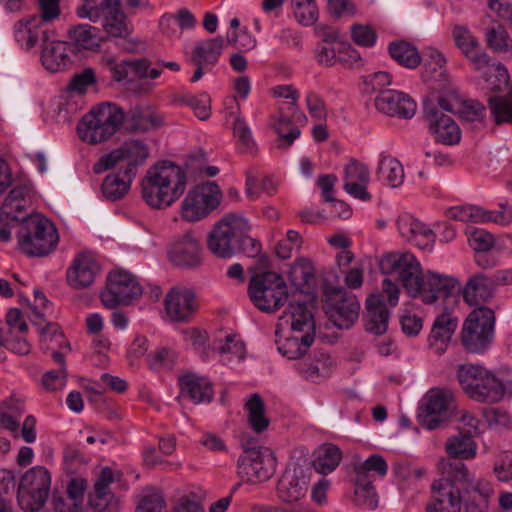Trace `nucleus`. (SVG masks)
Segmentation results:
<instances>
[{"instance_id":"obj_26","label":"nucleus","mask_w":512,"mask_h":512,"mask_svg":"<svg viewBox=\"0 0 512 512\" xmlns=\"http://www.w3.org/2000/svg\"><path fill=\"white\" fill-rule=\"evenodd\" d=\"M455 46L470 61L475 70H482L488 64L489 55L482 49L478 38L463 25H455L452 30Z\"/></svg>"},{"instance_id":"obj_1","label":"nucleus","mask_w":512,"mask_h":512,"mask_svg":"<svg viewBox=\"0 0 512 512\" xmlns=\"http://www.w3.org/2000/svg\"><path fill=\"white\" fill-rule=\"evenodd\" d=\"M186 185L184 169L174 163L164 162L147 170L141 180V194L150 207L165 209L182 196Z\"/></svg>"},{"instance_id":"obj_32","label":"nucleus","mask_w":512,"mask_h":512,"mask_svg":"<svg viewBox=\"0 0 512 512\" xmlns=\"http://www.w3.org/2000/svg\"><path fill=\"white\" fill-rule=\"evenodd\" d=\"M281 324H287L294 333L314 335L315 323L311 311L304 301L292 300L280 317Z\"/></svg>"},{"instance_id":"obj_44","label":"nucleus","mask_w":512,"mask_h":512,"mask_svg":"<svg viewBox=\"0 0 512 512\" xmlns=\"http://www.w3.org/2000/svg\"><path fill=\"white\" fill-rule=\"evenodd\" d=\"M214 349L220 355L224 364L241 362L246 355L244 342L235 335H226L224 339H217L214 342Z\"/></svg>"},{"instance_id":"obj_36","label":"nucleus","mask_w":512,"mask_h":512,"mask_svg":"<svg viewBox=\"0 0 512 512\" xmlns=\"http://www.w3.org/2000/svg\"><path fill=\"white\" fill-rule=\"evenodd\" d=\"M496 285L495 276L476 274L467 281L462 291L463 298L469 305L485 303L493 297Z\"/></svg>"},{"instance_id":"obj_24","label":"nucleus","mask_w":512,"mask_h":512,"mask_svg":"<svg viewBox=\"0 0 512 512\" xmlns=\"http://www.w3.org/2000/svg\"><path fill=\"white\" fill-rule=\"evenodd\" d=\"M343 188L352 197L369 201L371 194L367 187L370 182L369 168L356 159H351L343 169Z\"/></svg>"},{"instance_id":"obj_8","label":"nucleus","mask_w":512,"mask_h":512,"mask_svg":"<svg viewBox=\"0 0 512 512\" xmlns=\"http://www.w3.org/2000/svg\"><path fill=\"white\" fill-rule=\"evenodd\" d=\"M495 314L486 306L472 310L465 319L461 330V343L471 353L486 351L494 337Z\"/></svg>"},{"instance_id":"obj_58","label":"nucleus","mask_w":512,"mask_h":512,"mask_svg":"<svg viewBox=\"0 0 512 512\" xmlns=\"http://www.w3.org/2000/svg\"><path fill=\"white\" fill-rule=\"evenodd\" d=\"M485 35L487 45L493 51H512V39L502 25L497 24L496 26L487 28Z\"/></svg>"},{"instance_id":"obj_42","label":"nucleus","mask_w":512,"mask_h":512,"mask_svg":"<svg viewBox=\"0 0 512 512\" xmlns=\"http://www.w3.org/2000/svg\"><path fill=\"white\" fill-rule=\"evenodd\" d=\"M332 365L333 361L329 354L318 352L300 362L297 369L307 380L316 382L330 374Z\"/></svg>"},{"instance_id":"obj_15","label":"nucleus","mask_w":512,"mask_h":512,"mask_svg":"<svg viewBox=\"0 0 512 512\" xmlns=\"http://www.w3.org/2000/svg\"><path fill=\"white\" fill-rule=\"evenodd\" d=\"M276 460L268 448L244 447L238 459V474L250 483L268 480L275 471Z\"/></svg>"},{"instance_id":"obj_19","label":"nucleus","mask_w":512,"mask_h":512,"mask_svg":"<svg viewBox=\"0 0 512 512\" xmlns=\"http://www.w3.org/2000/svg\"><path fill=\"white\" fill-rule=\"evenodd\" d=\"M170 261L181 268H197L203 261V249L200 240L193 232L178 236L168 250Z\"/></svg>"},{"instance_id":"obj_63","label":"nucleus","mask_w":512,"mask_h":512,"mask_svg":"<svg viewBox=\"0 0 512 512\" xmlns=\"http://www.w3.org/2000/svg\"><path fill=\"white\" fill-rule=\"evenodd\" d=\"M294 15L297 21L304 25H313L318 19V8L314 0H293Z\"/></svg>"},{"instance_id":"obj_39","label":"nucleus","mask_w":512,"mask_h":512,"mask_svg":"<svg viewBox=\"0 0 512 512\" xmlns=\"http://www.w3.org/2000/svg\"><path fill=\"white\" fill-rule=\"evenodd\" d=\"M477 443L474 436L463 431H458L456 434L447 438L444 444L445 453L449 458L461 460H472L477 455Z\"/></svg>"},{"instance_id":"obj_14","label":"nucleus","mask_w":512,"mask_h":512,"mask_svg":"<svg viewBox=\"0 0 512 512\" xmlns=\"http://www.w3.org/2000/svg\"><path fill=\"white\" fill-rule=\"evenodd\" d=\"M380 271L398 280L410 296L422 273L417 258L410 252H390L384 254L379 261Z\"/></svg>"},{"instance_id":"obj_16","label":"nucleus","mask_w":512,"mask_h":512,"mask_svg":"<svg viewBox=\"0 0 512 512\" xmlns=\"http://www.w3.org/2000/svg\"><path fill=\"white\" fill-rule=\"evenodd\" d=\"M454 403V394L445 388H432L422 399L419 420L423 427L434 430L443 425Z\"/></svg>"},{"instance_id":"obj_30","label":"nucleus","mask_w":512,"mask_h":512,"mask_svg":"<svg viewBox=\"0 0 512 512\" xmlns=\"http://www.w3.org/2000/svg\"><path fill=\"white\" fill-rule=\"evenodd\" d=\"M325 39L318 47L316 57L321 65L333 66L336 63H354L360 60V54L346 42Z\"/></svg>"},{"instance_id":"obj_38","label":"nucleus","mask_w":512,"mask_h":512,"mask_svg":"<svg viewBox=\"0 0 512 512\" xmlns=\"http://www.w3.org/2000/svg\"><path fill=\"white\" fill-rule=\"evenodd\" d=\"M366 330L375 335L386 332L389 321V312L380 294L371 295L367 302Z\"/></svg>"},{"instance_id":"obj_17","label":"nucleus","mask_w":512,"mask_h":512,"mask_svg":"<svg viewBox=\"0 0 512 512\" xmlns=\"http://www.w3.org/2000/svg\"><path fill=\"white\" fill-rule=\"evenodd\" d=\"M462 488V503L466 512H486L489 498L493 493L491 484L485 479L478 478L469 470L456 471Z\"/></svg>"},{"instance_id":"obj_13","label":"nucleus","mask_w":512,"mask_h":512,"mask_svg":"<svg viewBox=\"0 0 512 512\" xmlns=\"http://www.w3.org/2000/svg\"><path fill=\"white\" fill-rule=\"evenodd\" d=\"M142 295V287L134 275L119 269L107 276L106 287L101 292L102 304L108 309L128 305Z\"/></svg>"},{"instance_id":"obj_33","label":"nucleus","mask_w":512,"mask_h":512,"mask_svg":"<svg viewBox=\"0 0 512 512\" xmlns=\"http://www.w3.org/2000/svg\"><path fill=\"white\" fill-rule=\"evenodd\" d=\"M181 396L189 398L194 404L209 403L214 391L211 382L195 373H187L179 378Z\"/></svg>"},{"instance_id":"obj_2","label":"nucleus","mask_w":512,"mask_h":512,"mask_svg":"<svg viewBox=\"0 0 512 512\" xmlns=\"http://www.w3.org/2000/svg\"><path fill=\"white\" fill-rule=\"evenodd\" d=\"M249 224L241 215L228 214L218 221L208 237V249L217 257L229 258L242 246L250 244L245 251L253 257L260 252V243L249 237Z\"/></svg>"},{"instance_id":"obj_5","label":"nucleus","mask_w":512,"mask_h":512,"mask_svg":"<svg viewBox=\"0 0 512 512\" xmlns=\"http://www.w3.org/2000/svg\"><path fill=\"white\" fill-rule=\"evenodd\" d=\"M19 249L32 257H43L57 246L59 235L55 225L40 214H32L21 223L17 233Z\"/></svg>"},{"instance_id":"obj_48","label":"nucleus","mask_w":512,"mask_h":512,"mask_svg":"<svg viewBox=\"0 0 512 512\" xmlns=\"http://www.w3.org/2000/svg\"><path fill=\"white\" fill-rule=\"evenodd\" d=\"M244 408L247 412L249 426L256 433L265 431L270 423L265 413V404L259 394L254 393L247 399Z\"/></svg>"},{"instance_id":"obj_62","label":"nucleus","mask_w":512,"mask_h":512,"mask_svg":"<svg viewBox=\"0 0 512 512\" xmlns=\"http://www.w3.org/2000/svg\"><path fill=\"white\" fill-rule=\"evenodd\" d=\"M272 94L277 98L288 100L291 115L297 120H306L304 113L298 108L299 92L291 85H278L272 88Z\"/></svg>"},{"instance_id":"obj_53","label":"nucleus","mask_w":512,"mask_h":512,"mask_svg":"<svg viewBox=\"0 0 512 512\" xmlns=\"http://www.w3.org/2000/svg\"><path fill=\"white\" fill-rule=\"evenodd\" d=\"M174 101L179 105L189 106L195 116L200 120H207L211 114L210 97L207 93L192 95L190 93H182L175 95Z\"/></svg>"},{"instance_id":"obj_49","label":"nucleus","mask_w":512,"mask_h":512,"mask_svg":"<svg viewBox=\"0 0 512 512\" xmlns=\"http://www.w3.org/2000/svg\"><path fill=\"white\" fill-rule=\"evenodd\" d=\"M271 127L277 133L278 147L282 149H287L300 136V130L292 125L289 115L285 114L282 109L277 115L271 117Z\"/></svg>"},{"instance_id":"obj_34","label":"nucleus","mask_w":512,"mask_h":512,"mask_svg":"<svg viewBox=\"0 0 512 512\" xmlns=\"http://www.w3.org/2000/svg\"><path fill=\"white\" fill-rule=\"evenodd\" d=\"M458 326V320L449 312L439 314L432 325L429 345L438 355L443 354Z\"/></svg>"},{"instance_id":"obj_11","label":"nucleus","mask_w":512,"mask_h":512,"mask_svg":"<svg viewBox=\"0 0 512 512\" xmlns=\"http://www.w3.org/2000/svg\"><path fill=\"white\" fill-rule=\"evenodd\" d=\"M222 191L214 181H206L188 191L181 203L180 214L187 222L206 218L221 202Z\"/></svg>"},{"instance_id":"obj_10","label":"nucleus","mask_w":512,"mask_h":512,"mask_svg":"<svg viewBox=\"0 0 512 512\" xmlns=\"http://www.w3.org/2000/svg\"><path fill=\"white\" fill-rule=\"evenodd\" d=\"M149 157V148L147 144L139 139H131L122 143L118 148L102 156L95 163L93 170L95 173H102L108 169L120 165V169L125 175L135 177L138 168L143 166Z\"/></svg>"},{"instance_id":"obj_21","label":"nucleus","mask_w":512,"mask_h":512,"mask_svg":"<svg viewBox=\"0 0 512 512\" xmlns=\"http://www.w3.org/2000/svg\"><path fill=\"white\" fill-rule=\"evenodd\" d=\"M311 469L293 465L285 470L279 480L277 491L283 502H297L307 494Z\"/></svg>"},{"instance_id":"obj_22","label":"nucleus","mask_w":512,"mask_h":512,"mask_svg":"<svg viewBox=\"0 0 512 512\" xmlns=\"http://www.w3.org/2000/svg\"><path fill=\"white\" fill-rule=\"evenodd\" d=\"M424 114L428 122V129L435 141L444 145H455L461 139V130L458 124L437 107L425 105Z\"/></svg>"},{"instance_id":"obj_50","label":"nucleus","mask_w":512,"mask_h":512,"mask_svg":"<svg viewBox=\"0 0 512 512\" xmlns=\"http://www.w3.org/2000/svg\"><path fill=\"white\" fill-rule=\"evenodd\" d=\"M488 108L496 125L512 124V91L506 95L490 96Z\"/></svg>"},{"instance_id":"obj_57","label":"nucleus","mask_w":512,"mask_h":512,"mask_svg":"<svg viewBox=\"0 0 512 512\" xmlns=\"http://www.w3.org/2000/svg\"><path fill=\"white\" fill-rule=\"evenodd\" d=\"M387 471V462L378 454H373L365 461L354 466L355 476L362 479H373L372 474L384 477L387 474Z\"/></svg>"},{"instance_id":"obj_12","label":"nucleus","mask_w":512,"mask_h":512,"mask_svg":"<svg viewBox=\"0 0 512 512\" xmlns=\"http://www.w3.org/2000/svg\"><path fill=\"white\" fill-rule=\"evenodd\" d=\"M50 485L51 476L45 467L35 466L27 470L18 485L20 507L28 512L40 510L48 498Z\"/></svg>"},{"instance_id":"obj_25","label":"nucleus","mask_w":512,"mask_h":512,"mask_svg":"<svg viewBox=\"0 0 512 512\" xmlns=\"http://www.w3.org/2000/svg\"><path fill=\"white\" fill-rule=\"evenodd\" d=\"M97 16H86L92 22L102 20L104 30L113 37H123L127 33L125 16L121 11V0H100L95 5Z\"/></svg>"},{"instance_id":"obj_59","label":"nucleus","mask_w":512,"mask_h":512,"mask_svg":"<svg viewBox=\"0 0 512 512\" xmlns=\"http://www.w3.org/2000/svg\"><path fill=\"white\" fill-rule=\"evenodd\" d=\"M289 280L294 286L303 287L314 278V267L310 260L300 258L295 261L288 273Z\"/></svg>"},{"instance_id":"obj_18","label":"nucleus","mask_w":512,"mask_h":512,"mask_svg":"<svg viewBox=\"0 0 512 512\" xmlns=\"http://www.w3.org/2000/svg\"><path fill=\"white\" fill-rule=\"evenodd\" d=\"M325 311L334 326L348 329L358 319L360 304L354 294L339 290L328 298Z\"/></svg>"},{"instance_id":"obj_56","label":"nucleus","mask_w":512,"mask_h":512,"mask_svg":"<svg viewBox=\"0 0 512 512\" xmlns=\"http://www.w3.org/2000/svg\"><path fill=\"white\" fill-rule=\"evenodd\" d=\"M69 35L79 48L94 49L100 44L98 29L88 24H79L69 30Z\"/></svg>"},{"instance_id":"obj_9","label":"nucleus","mask_w":512,"mask_h":512,"mask_svg":"<svg viewBox=\"0 0 512 512\" xmlns=\"http://www.w3.org/2000/svg\"><path fill=\"white\" fill-rule=\"evenodd\" d=\"M461 291V284L456 278L427 270L422 271L410 297L420 299L425 304H433L443 297L449 305H455Z\"/></svg>"},{"instance_id":"obj_31","label":"nucleus","mask_w":512,"mask_h":512,"mask_svg":"<svg viewBox=\"0 0 512 512\" xmlns=\"http://www.w3.org/2000/svg\"><path fill=\"white\" fill-rule=\"evenodd\" d=\"M100 267L97 261L89 254H79L67 270V281L76 289L89 287L95 280Z\"/></svg>"},{"instance_id":"obj_47","label":"nucleus","mask_w":512,"mask_h":512,"mask_svg":"<svg viewBox=\"0 0 512 512\" xmlns=\"http://www.w3.org/2000/svg\"><path fill=\"white\" fill-rule=\"evenodd\" d=\"M134 178L125 175L124 171H122V174L114 173L107 175L101 185L103 196L109 201L122 199L128 193Z\"/></svg>"},{"instance_id":"obj_29","label":"nucleus","mask_w":512,"mask_h":512,"mask_svg":"<svg viewBox=\"0 0 512 512\" xmlns=\"http://www.w3.org/2000/svg\"><path fill=\"white\" fill-rule=\"evenodd\" d=\"M375 107L386 115L410 119L415 115L417 106L407 94L396 90H385L376 97Z\"/></svg>"},{"instance_id":"obj_3","label":"nucleus","mask_w":512,"mask_h":512,"mask_svg":"<svg viewBox=\"0 0 512 512\" xmlns=\"http://www.w3.org/2000/svg\"><path fill=\"white\" fill-rule=\"evenodd\" d=\"M457 379L464 393L480 403L500 402L511 383L481 365L462 364L457 368Z\"/></svg>"},{"instance_id":"obj_55","label":"nucleus","mask_w":512,"mask_h":512,"mask_svg":"<svg viewBox=\"0 0 512 512\" xmlns=\"http://www.w3.org/2000/svg\"><path fill=\"white\" fill-rule=\"evenodd\" d=\"M389 53L394 60L407 68H416L421 62L417 49L405 41L391 43Z\"/></svg>"},{"instance_id":"obj_4","label":"nucleus","mask_w":512,"mask_h":512,"mask_svg":"<svg viewBox=\"0 0 512 512\" xmlns=\"http://www.w3.org/2000/svg\"><path fill=\"white\" fill-rule=\"evenodd\" d=\"M124 122V112L116 104L102 103L85 114L77 126L80 139L98 144L113 136Z\"/></svg>"},{"instance_id":"obj_41","label":"nucleus","mask_w":512,"mask_h":512,"mask_svg":"<svg viewBox=\"0 0 512 512\" xmlns=\"http://www.w3.org/2000/svg\"><path fill=\"white\" fill-rule=\"evenodd\" d=\"M377 179L384 185L397 188L404 181V168L399 160L390 155H382L376 170Z\"/></svg>"},{"instance_id":"obj_60","label":"nucleus","mask_w":512,"mask_h":512,"mask_svg":"<svg viewBox=\"0 0 512 512\" xmlns=\"http://www.w3.org/2000/svg\"><path fill=\"white\" fill-rule=\"evenodd\" d=\"M447 217L462 222L483 223L484 209L473 205L451 207L446 212Z\"/></svg>"},{"instance_id":"obj_61","label":"nucleus","mask_w":512,"mask_h":512,"mask_svg":"<svg viewBox=\"0 0 512 512\" xmlns=\"http://www.w3.org/2000/svg\"><path fill=\"white\" fill-rule=\"evenodd\" d=\"M233 133L242 152L248 153L254 150L255 141L252 131L245 119L240 115L236 116L233 123Z\"/></svg>"},{"instance_id":"obj_37","label":"nucleus","mask_w":512,"mask_h":512,"mask_svg":"<svg viewBox=\"0 0 512 512\" xmlns=\"http://www.w3.org/2000/svg\"><path fill=\"white\" fill-rule=\"evenodd\" d=\"M41 18L29 16L17 21L13 27L16 42L25 49H31L39 40L40 34L43 41L48 40L47 31L41 30Z\"/></svg>"},{"instance_id":"obj_28","label":"nucleus","mask_w":512,"mask_h":512,"mask_svg":"<svg viewBox=\"0 0 512 512\" xmlns=\"http://www.w3.org/2000/svg\"><path fill=\"white\" fill-rule=\"evenodd\" d=\"M397 229L401 237L412 242L421 250L431 251L434 246V232L408 213L398 216Z\"/></svg>"},{"instance_id":"obj_20","label":"nucleus","mask_w":512,"mask_h":512,"mask_svg":"<svg viewBox=\"0 0 512 512\" xmlns=\"http://www.w3.org/2000/svg\"><path fill=\"white\" fill-rule=\"evenodd\" d=\"M28 326L23 320L21 311L13 308L6 315V323L0 326V347L4 346L19 355H27L31 346L23 335Z\"/></svg>"},{"instance_id":"obj_40","label":"nucleus","mask_w":512,"mask_h":512,"mask_svg":"<svg viewBox=\"0 0 512 512\" xmlns=\"http://www.w3.org/2000/svg\"><path fill=\"white\" fill-rule=\"evenodd\" d=\"M223 48L222 37L201 40L196 43L190 61L212 69L217 64Z\"/></svg>"},{"instance_id":"obj_64","label":"nucleus","mask_w":512,"mask_h":512,"mask_svg":"<svg viewBox=\"0 0 512 512\" xmlns=\"http://www.w3.org/2000/svg\"><path fill=\"white\" fill-rule=\"evenodd\" d=\"M195 23L194 15L185 8L180 9L175 15H164L160 21L163 30L170 26H179L181 30L192 29Z\"/></svg>"},{"instance_id":"obj_45","label":"nucleus","mask_w":512,"mask_h":512,"mask_svg":"<svg viewBox=\"0 0 512 512\" xmlns=\"http://www.w3.org/2000/svg\"><path fill=\"white\" fill-rule=\"evenodd\" d=\"M114 481L113 471L109 467L101 470L94 483V492L90 495L89 504L97 511H103L112 499L109 490L110 484Z\"/></svg>"},{"instance_id":"obj_6","label":"nucleus","mask_w":512,"mask_h":512,"mask_svg":"<svg viewBox=\"0 0 512 512\" xmlns=\"http://www.w3.org/2000/svg\"><path fill=\"white\" fill-rule=\"evenodd\" d=\"M248 294L254 306L264 313H275L288 301V287L281 274L256 273L249 281Z\"/></svg>"},{"instance_id":"obj_35","label":"nucleus","mask_w":512,"mask_h":512,"mask_svg":"<svg viewBox=\"0 0 512 512\" xmlns=\"http://www.w3.org/2000/svg\"><path fill=\"white\" fill-rule=\"evenodd\" d=\"M72 46L64 41H51L47 43L41 53L44 68L52 73L61 72L70 67L72 60L70 53Z\"/></svg>"},{"instance_id":"obj_54","label":"nucleus","mask_w":512,"mask_h":512,"mask_svg":"<svg viewBox=\"0 0 512 512\" xmlns=\"http://www.w3.org/2000/svg\"><path fill=\"white\" fill-rule=\"evenodd\" d=\"M314 341V335L301 334L300 336L287 337L278 345L279 352L289 359L302 357Z\"/></svg>"},{"instance_id":"obj_43","label":"nucleus","mask_w":512,"mask_h":512,"mask_svg":"<svg viewBox=\"0 0 512 512\" xmlns=\"http://www.w3.org/2000/svg\"><path fill=\"white\" fill-rule=\"evenodd\" d=\"M124 120H126L127 129L132 132H147L159 127L162 123L150 107L141 106L134 107Z\"/></svg>"},{"instance_id":"obj_23","label":"nucleus","mask_w":512,"mask_h":512,"mask_svg":"<svg viewBox=\"0 0 512 512\" xmlns=\"http://www.w3.org/2000/svg\"><path fill=\"white\" fill-rule=\"evenodd\" d=\"M32 206V187L28 183L15 185L2 203L0 212L2 217L11 222H24L30 217Z\"/></svg>"},{"instance_id":"obj_7","label":"nucleus","mask_w":512,"mask_h":512,"mask_svg":"<svg viewBox=\"0 0 512 512\" xmlns=\"http://www.w3.org/2000/svg\"><path fill=\"white\" fill-rule=\"evenodd\" d=\"M467 470L463 462H446L442 467L443 476L432 484V501L426 505V512H460L463 483L456 471Z\"/></svg>"},{"instance_id":"obj_51","label":"nucleus","mask_w":512,"mask_h":512,"mask_svg":"<svg viewBox=\"0 0 512 512\" xmlns=\"http://www.w3.org/2000/svg\"><path fill=\"white\" fill-rule=\"evenodd\" d=\"M354 503L365 509L373 510L378 506V495L373 486V479L354 476Z\"/></svg>"},{"instance_id":"obj_46","label":"nucleus","mask_w":512,"mask_h":512,"mask_svg":"<svg viewBox=\"0 0 512 512\" xmlns=\"http://www.w3.org/2000/svg\"><path fill=\"white\" fill-rule=\"evenodd\" d=\"M341 460L340 448L332 443H325L317 449L313 465L318 473L326 475L334 471Z\"/></svg>"},{"instance_id":"obj_27","label":"nucleus","mask_w":512,"mask_h":512,"mask_svg":"<svg viewBox=\"0 0 512 512\" xmlns=\"http://www.w3.org/2000/svg\"><path fill=\"white\" fill-rule=\"evenodd\" d=\"M165 310L173 321H186L197 310L194 292L186 287H173L165 296Z\"/></svg>"},{"instance_id":"obj_52","label":"nucleus","mask_w":512,"mask_h":512,"mask_svg":"<svg viewBox=\"0 0 512 512\" xmlns=\"http://www.w3.org/2000/svg\"><path fill=\"white\" fill-rule=\"evenodd\" d=\"M484 76L487 88L493 92L504 91L508 87L509 75L507 69L501 63L491 62L488 58V64L482 70H478Z\"/></svg>"}]
</instances>
